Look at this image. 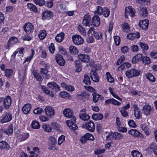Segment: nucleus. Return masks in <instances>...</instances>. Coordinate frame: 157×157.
Listing matches in <instances>:
<instances>
[{
    "label": "nucleus",
    "instance_id": "0eeeda50",
    "mask_svg": "<svg viewBox=\"0 0 157 157\" xmlns=\"http://www.w3.org/2000/svg\"><path fill=\"white\" fill-rule=\"evenodd\" d=\"M12 119L11 114L9 112H6L4 114L2 117V118L0 120V122L3 124L10 121Z\"/></svg>",
    "mask_w": 157,
    "mask_h": 157
},
{
    "label": "nucleus",
    "instance_id": "4c0bfd02",
    "mask_svg": "<svg viewBox=\"0 0 157 157\" xmlns=\"http://www.w3.org/2000/svg\"><path fill=\"white\" fill-rule=\"evenodd\" d=\"M31 126L34 129H38L40 127L39 123L36 120H33L32 122Z\"/></svg>",
    "mask_w": 157,
    "mask_h": 157
},
{
    "label": "nucleus",
    "instance_id": "a18cd8bd",
    "mask_svg": "<svg viewBox=\"0 0 157 157\" xmlns=\"http://www.w3.org/2000/svg\"><path fill=\"white\" fill-rule=\"evenodd\" d=\"M146 76L148 80L152 82H154L155 81V78L151 73H149L146 74Z\"/></svg>",
    "mask_w": 157,
    "mask_h": 157
},
{
    "label": "nucleus",
    "instance_id": "5701e85b",
    "mask_svg": "<svg viewBox=\"0 0 157 157\" xmlns=\"http://www.w3.org/2000/svg\"><path fill=\"white\" fill-rule=\"evenodd\" d=\"M90 77L92 79L94 82H98L99 80L97 73L95 71H92L90 73Z\"/></svg>",
    "mask_w": 157,
    "mask_h": 157
},
{
    "label": "nucleus",
    "instance_id": "6e6d98bb",
    "mask_svg": "<svg viewBox=\"0 0 157 157\" xmlns=\"http://www.w3.org/2000/svg\"><path fill=\"white\" fill-rule=\"evenodd\" d=\"M132 154L133 157H143L142 154L139 151L136 150L132 151Z\"/></svg>",
    "mask_w": 157,
    "mask_h": 157
},
{
    "label": "nucleus",
    "instance_id": "6ab92c4d",
    "mask_svg": "<svg viewBox=\"0 0 157 157\" xmlns=\"http://www.w3.org/2000/svg\"><path fill=\"white\" fill-rule=\"evenodd\" d=\"M79 59L83 62H88L90 59V57L87 55L80 54L78 56Z\"/></svg>",
    "mask_w": 157,
    "mask_h": 157
},
{
    "label": "nucleus",
    "instance_id": "f257e3e1",
    "mask_svg": "<svg viewBox=\"0 0 157 157\" xmlns=\"http://www.w3.org/2000/svg\"><path fill=\"white\" fill-rule=\"evenodd\" d=\"M76 118L74 116L72 111L69 109V129L74 131L77 130L78 126L76 124Z\"/></svg>",
    "mask_w": 157,
    "mask_h": 157
},
{
    "label": "nucleus",
    "instance_id": "4468645a",
    "mask_svg": "<svg viewBox=\"0 0 157 157\" xmlns=\"http://www.w3.org/2000/svg\"><path fill=\"white\" fill-rule=\"evenodd\" d=\"M86 109H83L80 110V113L79 114L80 118L82 120L84 121H87L89 120L90 117L89 116L85 113Z\"/></svg>",
    "mask_w": 157,
    "mask_h": 157
},
{
    "label": "nucleus",
    "instance_id": "69168bd1",
    "mask_svg": "<svg viewBox=\"0 0 157 157\" xmlns=\"http://www.w3.org/2000/svg\"><path fill=\"white\" fill-rule=\"evenodd\" d=\"M130 64L128 63H124L123 64L121 65L119 67L118 69L122 70L125 67L127 68L128 67H129Z\"/></svg>",
    "mask_w": 157,
    "mask_h": 157
},
{
    "label": "nucleus",
    "instance_id": "c9c22d12",
    "mask_svg": "<svg viewBox=\"0 0 157 157\" xmlns=\"http://www.w3.org/2000/svg\"><path fill=\"white\" fill-rule=\"evenodd\" d=\"M89 96V95L85 92H82L81 94H78L77 95L78 98L82 100L88 98Z\"/></svg>",
    "mask_w": 157,
    "mask_h": 157
},
{
    "label": "nucleus",
    "instance_id": "680f3d73",
    "mask_svg": "<svg viewBox=\"0 0 157 157\" xmlns=\"http://www.w3.org/2000/svg\"><path fill=\"white\" fill-rule=\"evenodd\" d=\"M86 140H94V137L91 134L89 133H87L84 135Z\"/></svg>",
    "mask_w": 157,
    "mask_h": 157
},
{
    "label": "nucleus",
    "instance_id": "1a4fd4ad",
    "mask_svg": "<svg viewBox=\"0 0 157 157\" xmlns=\"http://www.w3.org/2000/svg\"><path fill=\"white\" fill-rule=\"evenodd\" d=\"M23 28L25 31L27 33H32L34 29L33 25L30 22L24 24Z\"/></svg>",
    "mask_w": 157,
    "mask_h": 157
},
{
    "label": "nucleus",
    "instance_id": "4be33fe9",
    "mask_svg": "<svg viewBox=\"0 0 157 157\" xmlns=\"http://www.w3.org/2000/svg\"><path fill=\"white\" fill-rule=\"evenodd\" d=\"M31 106L30 104H26L25 105L22 109L23 112L25 114H27L29 113L31 109Z\"/></svg>",
    "mask_w": 157,
    "mask_h": 157
},
{
    "label": "nucleus",
    "instance_id": "39448f33",
    "mask_svg": "<svg viewBox=\"0 0 157 157\" xmlns=\"http://www.w3.org/2000/svg\"><path fill=\"white\" fill-rule=\"evenodd\" d=\"M83 127L88 130L91 132H93L95 130V125L94 123L91 121H90L87 122L83 124Z\"/></svg>",
    "mask_w": 157,
    "mask_h": 157
},
{
    "label": "nucleus",
    "instance_id": "e433bc0d",
    "mask_svg": "<svg viewBox=\"0 0 157 157\" xmlns=\"http://www.w3.org/2000/svg\"><path fill=\"white\" fill-rule=\"evenodd\" d=\"M43 129L48 132H51L52 130V128L49 124H44L42 126Z\"/></svg>",
    "mask_w": 157,
    "mask_h": 157
},
{
    "label": "nucleus",
    "instance_id": "4d7b16f0",
    "mask_svg": "<svg viewBox=\"0 0 157 157\" xmlns=\"http://www.w3.org/2000/svg\"><path fill=\"white\" fill-rule=\"evenodd\" d=\"M53 129L58 130L60 128V126L57 122H52L51 124Z\"/></svg>",
    "mask_w": 157,
    "mask_h": 157
},
{
    "label": "nucleus",
    "instance_id": "f3484780",
    "mask_svg": "<svg viewBox=\"0 0 157 157\" xmlns=\"http://www.w3.org/2000/svg\"><path fill=\"white\" fill-rule=\"evenodd\" d=\"M152 108L153 107L149 105H144L143 108L144 113L146 115H149Z\"/></svg>",
    "mask_w": 157,
    "mask_h": 157
},
{
    "label": "nucleus",
    "instance_id": "8fccbe9b",
    "mask_svg": "<svg viewBox=\"0 0 157 157\" xmlns=\"http://www.w3.org/2000/svg\"><path fill=\"white\" fill-rule=\"evenodd\" d=\"M83 82L87 85H90L91 83V81H90V78L88 75H85L84 76V79L83 80Z\"/></svg>",
    "mask_w": 157,
    "mask_h": 157
},
{
    "label": "nucleus",
    "instance_id": "09e8293b",
    "mask_svg": "<svg viewBox=\"0 0 157 157\" xmlns=\"http://www.w3.org/2000/svg\"><path fill=\"white\" fill-rule=\"evenodd\" d=\"M121 25L123 31L127 32L129 30V25L127 23H124Z\"/></svg>",
    "mask_w": 157,
    "mask_h": 157
},
{
    "label": "nucleus",
    "instance_id": "6e6552de",
    "mask_svg": "<svg viewBox=\"0 0 157 157\" xmlns=\"http://www.w3.org/2000/svg\"><path fill=\"white\" fill-rule=\"evenodd\" d=\"M139 74V71L135 69L128 70L126 72V76L128 78L138 76Z\"/></svg>",
    "mask_w": 157,
    "mask_h": 157
},
{
    "label": "nucleus",
    "instance_id": "13d9d810",
    "mask_svg": "<svg viewBox=\"0 0 157 157\" xmlns=\"http://www.w3.org/2000/svg\"><path fill=\"white\" fill-rule=\"evenodd\" d=\"M33 75L39 81H41L42 80V78L40 75L36 71H34Z\"/></svg>",
    "mask_w": 157,
    "mask_h": 157
},
{
    "label": "nucleus",
    "instance_id": "473e14b6",
    "mask_svg": "<svg viewBox=\"0 0 157 157\" xmlns=\"http://www.w3.org/2000/svg\"><path fill=\"white\" fill-rule=\"evenodd\" d=\"M13 127L12 124L10 125L4 131V133L9 136L11 135L13 132Z\"/></svg>",
    "mask_w": 157,
    "mask_h": 157
},
{
    "label": "nucleus",
    "instance_id": "b1692460",
    "mask_svg": "<svg viewBox=\"0 0 157 157\" xmlns=\"http://www.w3.org/2000/svg\"><path fill=\"white\" fill-rule=\"evenodd\" d=\"M140 127L144 131V133L146 135L148 136L149 135V129L148 125L145 124H140Z\"/></svg>",
    "mask_w": 157,
    "mask_h": 157
},
{
    "label": "nucleus",
    "instance_id": "864d4df0",
    "mask_svg": "<svg viewBox=\"0 0 157 157\" xmlns=\"http://www.w3.org/2000/svg\"><path fill=\"white\" fill-rule=\"evenodd\" d=\"M102 14L105 17H107L110 14V11L108 8L106 7L104 8L103 9Z\"/></svg>",
    "mask_w": 157,
    "mask_h": 157
},
{
    "label": "nucleus",
    "instance_id": "393cba45",
    "mask_svg": "<svg viewBox=\"0 0 157 157\" xmlns=\"http://www.w3.org/2000/svg\"><path fill=\"white\" fill-rule=\"evenodd\" d=\"M64 36V33L61 32L57 35L55 38V39L57 42L59 43H60L63 41V40Z\"/></svg>",
    "mask_w": 157,
    "mask_h": 157
},
{
    "label": "nucleus",
    "instance_id": "49530a36",
    "mask_svg": "<svg viewBox=\"0 0 157 157\" xmlns=\"http://www.w3.org/2000/svg\"><path fill=\"white\" fill-rule=\"evenodd\" d=\"M113 136L114 139L116 140H120L123 138V136L120 133L118 132L113 133Z\"/></svg>",
    "mask_w": 157,
    "mask_h": 157
},
{
    "label": "nucleus",
    "instance_id": "a211bd4d",
    "mask_svg": "<svg viewBox=\"0 0 157 157\" xmlns=\"http://www.w3.org/2000/svg\"><path fill=\"white\" fill-rule=\"evenodd\" d=\"M92 23L93 25L96 26H98L100 24V19L98 16H94L92 20Z\"/></svg>",
    "mask_w": 157,
    "mask_h": 157
},
{
    "label": "nucleus",
    "instance_id": "c85d7f7f",
    "mask_svg": "<svg viewBox=\"0 0 157 157\" xmlns=\"http://www.w3.org/2000/svg\"><path fill=\"white\" fill-rule=\"evenodd\" d=\"M125 11L126 13H129L131 17H134L135 13V10L132 8L131 7H126L125 9Z\"/></svg>",
    "mask_w": 157,
    "mask_h": 157
},
{
    "label": "nucleus",
    "instance_id": "de8ad7c7",
    "mask_svg": "<svg viewBox=\"0 0 157 157\" xmlns=\"http://www.w3.org/2000/svg\"><path fill=\"white\" fill-rule=\"evenodd\" d=\"M128 133L136 137L139 133V131L135 129H132L128 131Z\"/></svg>",
    "mask_w": 157,
    "mask_h": 157
},
{
    "label": "nucleus",
    "instance_id": "2eb2a0df",
    "mask_svg": "<svg viewBox=\"0 0 157 157\" xmlns=\"http://www.w3.org/2000/svg\"><path fill=\"white\" fill-rule=\"evenodd\" d=\"M149 24V21L147 20H145L140 21L139 25L140 28L144 30L147 29Z\"/></svg>",
    "mask_w": 157,
    "mask_h": 157
},
{
    "label": "nucleus",
    "instance_id": "bf43d9fd",
    "mask_svg": "<svg viewBox=\"0 0 157 157\" xmlns=\"http://www.w3.org/2000/svg\"><path fill=\"white\" fill-rule=\"evenodd\" d=\"M39 118L40 121L42 122H45L49 119V117L45 115H41Z\"/></svg>",
    "mask_w": 157,
    "mask_h": 157
},
{
    "label": "nucleus",
    "instance_id": "9b49d317",
    "mask_svg": "<svg viewBox=\"0 0 157 157\" xmlns=\"http://www.w3.org/2000/svg\"><path fill=\"white\" fill-rule=\"evenodd\" d=\"M91 17L89 14L85 15L82 21L83 24L85 26H90L91 25Z\"/></svg>",
    "mask_w": 157,
    "mask_h": 157
},
{
    "label": "nucleus",
    "instance_id": "603ef678",
    "mask_svg": "<svg viewBox=\"0 0 157 157\" xmlns=\"http://www.w3.org/2000/svg\"><path fill=\"white\" fill-rule=\"evenodd\" d=\"M13 70L11 69H6L5 71V76L8 78L10 77L13 74Z\"/></svg>",
    "mask_w": 157,
    "mask_h": 157
},
{
    "label": "nucleus",
    "instance_id": "20e7f679",
    "mask_svg": "<svg viewBox=\"0 0 157 157\" xmlns=\"http://www.w3.org/2000/svg\"><path fill=\"white\" fill-rule=\"evenodd\" d=\"M72 39L74 43L76 45H80L83 44V38L78 35H75L72 37Z\"/></svg>",
    "mask_w": 157,
    "mask_h": 157
},
{
    "label": "nucleus",
    "instance_id": "f03ea898",
    "mask_svg": "<svg viewBox=\"0 0 157 157\" xmlns=\"http://www.w3.org/2000/svg\"><path fill=\"white\" fill-rule=\"evenodd\" d=\"M56 138L54 136H51L49 137L48 147L49 150H55L56 149Z\"/></svg>",
    "mask_w": 157,
    "mask_h": 157
},
{
    "label": "nucleus",
    "instance_id": "412c9836",
    "mask_svg": "<svg viewBox=\"0 0 157 157\" xmlns=\"http://www.w3.org/2000/svg\"><path fill=\"white\" fill-rule=\"evenodd\" d=\"M56 61L59 65L61 66L64 65L65 61L61 55L59 54H57L56 56Z\"/></svg>",
    "mask_w": 157,
    "mask_h": 157
},
{
    "label": "nucleus",
    "instance_id": "ddd939ff",
    "mask_svg": "<svg viewBox=\"0 0 157 157\" xmlns=\"http://www.w3.org/2000/svg\"><path fill=\"white\" fill-rule=\"evenodd\" d=\"M44 110L46 114L50 117H51L54 115V110L53 107L50 106H47Z\"/></svg>",
    "mask_w": 157,
    "mask_h": 157
},
{
    "label": "nucleus",
    "instance_id": "cd10ccee",
    "mask_svg": "<svg viewBox=\"0 0 157 157\" xmlns=\"http://www.w3.org/2000/svg\"><path fill=\"white\" fill-rule=\"evenodd\" d=\"M143 56L142 54H138L134 56L132 59V62L133 63H135L138 62L140 60L142 61Z\"/></svg>",
    "mask_w": 157,
    "mask_h": 157
},
{
    "label": "nucleus",
    "instance_id": "dca6fc26",
    "mask_svg": "<svg viewBox=\"0 0 157 157\" xmlns=\"http://www.w3.org/2000/svg\"><path fill=\"white\" fill-rule=\"evenodd\" d=\"M140 37V34L139 32H136L129 34L127 36V38L129 40H133L135 38H139Z\"/></svg>",
    "mask_w": 157,
    "mask_h": 157
},
{
    "label": "nucleus",
    "instance_id": "79ce46f5",
    "mask_svg": "<svg viewBox=\"0 0 157 157\" xmlns=\"http://www.w3.org/2000/svg\"><path fill=\"white\" fill-rule=\"evenodd\" d=\"M31 52L32 53L31 55L29 56H28L26 59L24 61V63L27 62V64H28L30 62L31 60L32 59L33 57V56L35 54V51L33 50V49H31Z\"/></svg>",
    "mask_w": 157,
    "mask_h": 157
},
{
    "label": "nucleus",
    "instance_id": "a878e982",
    "mask_svg": "<svg viewBox=\"0 0 157 157\" xmlns=\"http://www.w3.org/2000/svg\"><path fill=\"white\" fill-rule=\"evenodd\" d=\"M92 95L93 96V101L94 103H96L98 101L99 99L102 100L103 98L102 96L95 92L93 93Z\"/></svg>",
    "mask_w": 157,
    "mask_h": 157
},
{
    "label": "nucleus",
    "instance_id": "2f4dec72",
    "mask_svg": "<svg viewBox=\"0 0 157 157\" xmlns=\"http://www.w3.org/2000/svg\"><path fill=\"white\" fill-rule=\"evenodd\" d=\"M47 36L46 31L45 30H40L38 34L39 38L41 40L44 39Z\"/></svg>",
    "mask_w": 157,
    "mask_h": 157
},
{
    "label": "nucleus",
    "instance_id": "c03bdc74",
    "mask_svg": "<svg viewBox=\"0 0 157 157\" xmlns=\"http://www.w3.org/2000/svg\"><path fill=\"white\" fill-rule=\"evenodd\" d=\"M78 31L83 36L86 35V32L85 29L81 25H78Z\"/></svg>",
    "mask_w": 157,
    "mask_h": 157
},
{
    "label": "nucleus",
    "instance_id": "9d476101",
    "mask_svg": "<svg viewBox=\"0 0 157 157\" xmlns=\"http://www.w3.org/2000/svg\"><path fill=\"white\" fill-rule=\"evenodd\" d=\"M53 16V13L50 10L45 11L42 13V18L44 20L45 19H50L52 18Z\"/></svg>",
    "mask_w": 157,
    "mask_h": 157
},
{
    "label": "nucleus",
    "instance_id": "5fc2aeb1",
    "mask_svg": "<svg viewBox=\"0 0 157 157\" xmlns=\"http://www.w3.org/2000/svg\"><path fill=\"white\" fill-rule=\"evenodd\" d=\"M102 34L101 32H96L94 34V36L95 38L98 40H100L101 39L102 37Z\"/></svg>",
    "mask_w": 157,
    "mask_h": 157
},
{
    "label": "nucleus",
    "instance_id": "bb28decb",
    "mask_svg": "<svg viewBox=\"0 0 157 157\" xmlns=\"http://www.w3.org/2000/svg\"><path fill=\"white\" fill-rule=\"evenodd\" d=\"M133 107L134 108V115L136 118L139 119L140 117V110L138 108L137 105L134 104L133 105Z\"/></svg>",
    "mask_w": 157,
    "mask_h": 157
},
{
    "label": "nucleus",
    "instance_id": "774afa93",
    "mask_svg": "<svg viewBox=\"0 0 157 157\" xmlns=\"http://www.w3.org/2000/svg\"><path fill=\"white\" fill-rule=\"evenodd\" d=\"M131 48V51L133 52H137L138 51V47L137 45H132Z\"/></svg>",
    "mask_w": 157,
    "mask_h": 157
},
{
    "label": "nucleus",
    "instance_id": "f704fd0d",
    "mask_svg": "<svg viewBox=\"0 0 157 157\" xmlns=\"http://www.w3.org/2000/svg\"><path fill=\"white\" fill-rule=\"evenodd\" d=\"M28 9L30 11L33 12L37 11V9L36 6L34 4L31 3H28L27 5Z\"/></svg>",
    "mask_w": 157,
    "mask_h": 157
},
{
    "label": "nucleus",
    "instance_id": "7ed1b4c3",
    "mask_svg": "<svg viewBox=\"0 0 157 157\" xmlns=\"http://www.w3.org/2000/svg\"><path fill=\"white\" fill-rule=\"evenodd\" d=\"M15 136L20 141H24L28 139L29 137V135L28 133H24L21 132H17L15 133Z\"/></svg>",
    "mask_w": 157,
    "mask_h": 157
},
{
    "label": "nucleus",
    "instance_id": "0e129e2a",
    "mask_svg": "<svg viewBox=\"0 0 157 157\" xmlns=\"http://www.w3.org/2000/svg\"><path fill=\"white\" fill-rule=\"evenodd\" d=\"M106 74L108 81L111 83L113 82L114 80V79L112 77L110 73L109 72H107L106 73Z\"/></svg>",
    "mask_w": 157,
    "mask_h": 157
},
{
    "label": "nucleus",
    "instance_id": "e2e57ef3",
    "mask_svg": "<svg viewBox=\"0 0 157 157\" xmlns=\"http://www.w3.org/2000/svg\"><path fill=\"white\" fill-rule=\"evenodd\" d=\"M65 140V136L64 135H62L59 136L58 140V143L59 145H60L63 141Z\"/></svg>",
    "mask_w": 157,
    "mask_h": 157
},
{
    "label": "nucleus",
    "instance_id": "f8f14e48",
    "mask_svg": "<svg viewBox=\"0 0 157 157\" xmlns=\"http://www.w3.org/2000/svg\"><path fill=\"white\" fill-rule=\"evenodd\" d=\"M11 98L10 96H7L3 100V105L4 108L8 109L11 104Z\"/></svg>",
    "mask_w": 157,
    "mask_h": 157
},
{
    "label": "nucleus",
    "instance_id": "58836bf2",
    "mask_svg": "<svg viewBox=\"0 0 157 157\" xmlns=\"http://www.w3.org/2000/svg\"><path fill=\"white\" fill-rule=\"evenodd\" d=\"M18 41V39L15 37H11L9 39L8 42L12 46L16 44Z\"/></svg>",
    "mask_w": 157,
    "mask_h": 157
},
{
    "label": "nucleus",
    "instance_id": "72a5a7b5",
    "mask_svg": "<svg viewBox=\"0 0 157 157\" xmlns=\"http://www.w3.org/2000/svg\"><path fill=\"white\" fill-rule=\"evenodd\" d=\"M92 118L95 120H100L103 118V115L101 113H97L94 114L92 116Z\"/></svg>",
    "mask_w": 157,
    "mask_h": 157
},
{
    "label": "nucleus",
    "instance_id": "37998d69",
    "mask_svg": "<svg viewBox=\"0 0 157 157\" xmlns=\"http://www.w3.org/2000/svg\"><path fill=\"white\" fill-rule=\"evenodd\" d=\"M9 147V145L5 141L0 142V148L2 149L8 148Z\"/></svg>",
    "mask_w": 157,
    "mask_h": 157
},
{
    "label": "nucleus",
    "instance_id": "ea45409f",
    "mask_svg": "<svg viewBox=\"0 0 157 157\" xmlns=\"http://www.w3.org/2000/svg\"><path fill=\"white\" fill-rule=\"evenodd\" d=\"M142 61L144 65H148L151 63V61L150 58L147 56H143Z\"/></svg>",
    "mask_w": 157,
    "mask_h": 157
},
{
    "label": "nucleus",
    "instance_id": "a19ab883",
    "mask_svg": "<svg viewBox=\"0 0 157 157\" xmlns=\"http://www.w3.org/2000/svg\"><path fill=\"white\" fill-rule=\"evenodd\" d=\"M69 51L71 54L75 55L78 52V50L75 46H71L69 47Z\"/></svg>",
    "mask_w": 157,
    "mask_h": 157
},
{
    "label": "nucleus",
    "instance_id": "aec40b11",
    "mask_svg": "<svg viewBox=\"0 0 157 157\" xmlns=\"http://www.w3.org/2000/svg\"><path fill=\"white\" fill-rule=\"evenodd\" d=\"M130 104H128L126 105L123 107L120 110V111L123 116L126 117L128 115V113L126 109H128L130 108Z\"/></svg>",
    "mask_w": 157,
    "mask_h": 157
},
{
    "label": "nucleus",
    "instance_id": "052dcab7",
    "mask_svg": "<svg viewBox=\"0 0 157 157\" xmlns=\"http://www.w3.org/2000/svg\"><path fill=\"white\" fill-rule=\"evenodd\" d=\"M43 112V110L40 107H38L34 109L33 111L34 113L36 114H40Z\"/></svg>",
    "mask_w": 157,
    "mask_h": 157
},
{
    "label": "nucleus",
    "instance_id": "3c124183",
    "mask_svg": "<svg viewBox=\"0 0 157 157\" xmlns=\"http://www.w3.org/2000/svg\"><path fill=\"white\" fill-rule=\"evenodd\" d=\"M33 1L35 4L40 6H44L45 3L44 0H33Z\"/></svg>",
    "mask_w": 157,
    "mask_h": 157
},
{
    "label": "nucleus",
    "instance_id": "423d86ee",
    "mask_svg": "<svg viewBox=\"0 0 157 157\" xmlns=\"http://www.w3.org/2000/svg\"><path fill=\"white\" fill-rule=\"evenodd\" d=\"M44 67L40 69V73L45 75V77L48 78L49 77L50 75L48 73V70L49 69L50 65L48 63H44L43 65Z\"/></svg>",
    "mask_w": 157,
    "mask_h": 157
},
{
    "label": "nucleus",
    "instance_id": "338daca9",
    "mask_svg": "<svg viewBox=\"0 0 157 157\" xmlns=\"http://www.w3.org/2000/svg\"><path fill=\"white\" fill-rule=\"evenodd\" d=\"M113 133L112 132H110L109 134L107 135L106 137V140L108 141H109L112 140L113 139H114V136H113Z\"/></svg>",
    "mask_w": 157,
    "mask_h": 157
},
{
    "label": "nucleus",
    "instance_id": "c756f323",
    "mask_svg": "<svg viewBox=\"0 0 157 157\" xmlns=\"http://www.w3.org/2000/svg\"><path fill=\"white\" fill-rule=\"evenodd\" d=\"M24 50V48H18L13 53V55L14 56V57H15L16 56L22 57Z\"/></svg>",
    "mask_w": 157,
    "mask_h": 157
},
{
    "label": "nucleus",
    "instance_id": "7c9ffc66",
    "mask_svg": "<svg viewBox=\"0 0 157 157\" xmlns=\"http://www.w3.org/2000/svg\"><path fill=\"white\" fill-rule=\"evenodd\" d=\"M139 13L142 16L144 17H147V9L146 8L140 7V9H139Z\"/></svg>",
    "mask_w": 157,
    "mask_h": 157
}]
</instances>
